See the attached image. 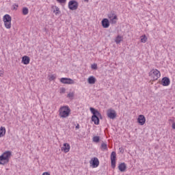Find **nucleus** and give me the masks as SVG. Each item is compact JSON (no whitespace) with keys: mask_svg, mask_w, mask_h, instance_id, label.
Returning <instances> with one entry per match:
<instances>
[{"mask_svg":"<svg viewBox=\"0 0 175 175\" xmlns=\"http://www.w3.org/2000/svg\"><path fill=\"white\" fill-rule=\"evenodd\" d=\"M90 110L92 114V121L95 124V125H99V118L102 120V114L99 113L98 109H95L94 107H90Z\"/></svg>","mask_w":175,"mask_h":175,"instance_id":"f257e3e1","label":"nucleus"},{"mask_svg":"<svg viewBox=\"0 0 175 175\" xmlns=\"http://www.w3.org/2000/svg\"><path fill=\"white\" fill-rule=\"evenodd\" d=\"M11 157L12 152L10 150H7L4 152L0 156V165H7V163H9Z\"/></svg>","mask_w":175,"mask_h":175,"instance_id":"f03ea898","label":"nucleus"},{"mask_svg":"<svg viewBox=\"0 0 175 175\" xmlns=\"http://www.w3.org/2000/svg\"><path fill=\"white\" fill-rule=\"evenodd\" d=\"M70 115V108L69 106H62L59 109V116L60 118H67Z\"/></svg>","mask_w":175,"mask_h":175,"instance_id":"7ed1b4c3","label":"nucleus"},{"mask_svg":"<svg viewBox=\"0 0 175 175\" xmlns=\"http://www.w3.org/2000/svg\"><path fill=\"white\" fill-rule=\"evenodd\" d=\"M3 21L5 28L10 29V28H12V16L7 14L3 16Z\"/></svg>","mask_w":175,"mask_h":175,"instance_id":"20e7f679","label":"nucleus"},{"mask_svg":"<svg viewBox=\"0 0 175 175\" xmlns=\"http://www.w3.org/2000/svg\"><path fill=\"white\" fill-rule=\"evenodd\" d=\"M149 76H153V80H158L161 77V72L157 69H152L149 72Z\"/></svg>","mask_w":175,"mask_h":175,"instance_id":"39448f33","label":"nucleus"},{"mask_svg":"<svg viewBox=\"0 0 175 175\" xmlns=\"http://www.w3.org/2000/svg\"><path fill=\"white\" fill-rule=\"evenodd\" d=\"M79 3L76 0H71L68 2V9L70 10H77Z\"/></svg>","mask_w":175,"mask_h":175,"instance_id":"423d86ee","label":"nucleus"},{"mask_svg":"<svg viewBox=\"0 0 175 175\" xmlns=\"http://www.w3.org/2000/svg\"><path fill=\"white\" fill-rule=\"evenodd\" d=\"M107 116L108 118L114 120L117 117V113L116 112V110L109 109L107 111Z\"/></svg>","mask_w":175,"mask_h":175,"instance_id":"0eeeda50","label":"nucleus"},{"mask_svg":"<svg viewBox=\"0 0 175 175\" xmlns=\"http://www.w3.org/2000/svg\"><path fill=\"white\" fill-rule=\"evenodd\" d=\"M117 158V154L113 151L111 153V166L112 169H116V159Z\"/></svg>","mask_w":175,"mask_h":175,"instance_id":"6e6552de","label":"nucleus"},{"mask_svg":"<svg viewBox=\"0 0 175 175\" xmlns=\"http://www.w3.org/2000/svg\"><path fill=\"white\" fill-rule=\"evenodd\" d=\"M60 82L63 84H75V81L70 78H61Z\"/></svg>","mask_w":175,"mask_h":175,"instance_id":"1a4fd4ad","label":"nucleus"},{"mask_svg":"<svg viewBox=\"0 0 175 175\" xmlns=\"http://www.w3.org/2000/svg\"><path fill=\"white\" fill-rule=\"evenodd\" d=\"M90 165L92 167H98L99 166V159L97 157H94L90 161Z\"/></svg>","mask_w":175,"mask_h":175,"instance_id":"9d476101","label":"nucleus"},{"mask_svg":"<svg viewBox=\"0 0 175 175\" xmlns=\"http://www.w3.org/2000/svg\"><path fill=\"white\" fill-rule=\"evenodd\" d=\"M161 84L163 87H167V85H170V79L167 77H164L161 79Z\"/></svg>","mask_w":175,"mask_h":175,"instance_id":"9b49d317","label":"nucleus"},{"mask_svg":"<svg viewBox=\"0 0 175 175\" xmlns=\"http://www.w3.org/2000/svg\"><path fill=\"white\" fill-rule=\"evenodd\" d=\"M101 25L103 28H109L110 27V21H109V19L105 18L101 21Z\"/></svg>","mask_w":175,"mask_h":175,"instance_id":"f8f14e48","label":"nucleus"},{"mask_svg":"<svg viewBox=\"0 0 175 175\" xmlns=\"http://www.w3.org/2000/svg\"><path fill=\"white\" fill-rule=\"evenodd\" d=\"M137 122L139 125H144L146 124V117L144 115H139L137 118Z\"/></svg>","mask_w":175,"mask_h":175,"instance_id":"ddd939ff","label":"nucleus"},{"mask_svg":"<svg viewBox=\"0 0 175 175\" xmlns=\"http://www.w3.org/2000/svg\"><path fill=\"white\" fill-rule=\"evenodd\" d=\"M69 150H70V145L68 143L64 144L63 147H62V151L69 152Z\"/></svg>","mask_w":175,"mask_h":175,"instance_id":"4468645a","label":"nucleus"},{"mask_svg":"<svg viewBox=\"0 0 175 175\" xmlns=\"http://www.w3.org/2000/svg\"><path fill=\"white\" fill-rule=\"evenodd\" d=\"M30 61H31V59L29 58V57L27 55H25L22 57V64H23L24 65H28Z\"/></svg>","mask_w":175,"mask_h":175,"instance_id":"2eb2a0df","label":"nucleus"},{"mask_svg":"<svg viewBox=\"0 0 175 175\" xmlns=\"http://www.w3.org/2000/svg\"><path fill=\"white\" fill-rule=\"evenodd\" d=\"M118 169L120 170V172H125V170H126V164H125V163H121L119 165H118Z\"/></svg>","mask_w":175,"mask_h":175,"instance_id":"dca6fc26","label":"nucleus"},{"mask_svg":"<svg viewBox=\"0 0 175 175\" xmlns=\"http://www.w3.org/2000/svg\"><path fill=\"white\" fill-rule=\"evenodd\" d=\"M88 82L89 84H95L96 83V79L94 76H91L88 79Z\"/></svg>","mask_w":175,"mask_h":175,"instance_id":"f3484780","label":"nucleus"},{"mask_svg":"<svg viewBox=\"0 0 175 175\" xmlns=\"http://www.w3.org/2000/svg\"><path fill=\"white\" fill-rule=\"evenodd\" d=\"M6 135V129L4 126L0 128V137H3Z\"/></svg>","mask_w":175,"mask_h":175,"instance_id":"a211bd4d","label":"nucleus"},{"mask_svg":"<svg viewBox=\"0 0 175 175\" xmlns=\"http://www.w3.org/2000/svg\"><path fill=\"white\" fill-rule=\"evenodd\" d=\"M100 150L102 151H107L108 148H107V144L103 142L101 144V146L100 147Z\"/></svg>","mask_w":175,"mask_h":175,"instance_id":"6ab92c4d","label":"nucleus"},{"mask_svg":"<svg viewBox=\"0 0 175 175\" xmlns=\"http://www.w3.org/2000/svg\"><path fill=\"white\" fill-rule=\"evenodd\" d=\"M110 23L111 24H117V20H118V18L117 17V15L113 16V18H110Z\"/></svg>","mask_w":175,"mask_h":175,"instance_id":"aec40b11","label":"nucleus"},{"mask_svg":"<svg viewBox=\"0 0 175 175\" xmlns=\"http://www.w3.org/2000/svg\"><path fill=\"white\" fill-rule=\"evenodd\" d=\"M122 40V37L120 35H118L115 39V42H116V44H120V43H121Z\"/></svg>","mask_w":175,"mask_h":175,"instance_id":"412c9836","label":"nucleus"},{"mask_svg":"<svg viewBox=\"0 0 175 175\" xmlns=\"http://www.w3.org/2000/svg\"><path fill=\"white\" fill-rule=\"evenodd\" d=\"M22 13H23V16H27V14H28V13H29V10H28V8L24 7L22 10Z\"/></svg>","mask_w":175,"mask_h":175,"instance_id":"4be33fe9","label":"nucleus"},{"mask_svg":"<svg viewBox=\"0 0 175 175\" xmlns=\"http://www.w3.org/2000/svg\"><path fill=\"white\" fill-rule=\"evenodd\" d=\"M54 8L55 10H53V13H55L56 15L59 14V13H61V11H59V8H58L57 6H55V7L53 6L52 9H54Z\"/></svg>","mask_w":175,"mask_h":175,"instance_id":"5701e85b","label":"nucleus"},{"mask_svg":"<svg viewBox=\"0 0 175 175\" xmlns=\"http://www.w3.org/2000/svg\"><path fill=\"white\" fill-rule=\"evenodd\" d=\"M108 18H113V17H114L116 15V12L114 11H111V12L109 14H108Z\"/></svg>","mask_w":175,"mask_h":175,"instance_id":"b1692460","label":"nucleus"},{"mask_svg":"<svg viewBox=\"0 0 175 175\" xmlns=\"http://www.w3.org/2000/svg\"><path fill=\"white\" fill-rule=\"evenodd\" d=\"M93 142L94 143H99L100 142V137L99 136H94L93 137Z\"/></svg>","mask_w":175,"mask_h":175,"instance_id":"393cba45","label":"nucleus"},{"mask_svg":"<svg viewBox=\"0 0 175 175\" xmlns=\"http://www.w3.org/2000/svg\"><path fill=\"white\" fill-rule=\"evenodd\" d=\"M67 98H69V99L72 100L73 98H75V93L74 92H70L67 95Z\"/></svg>","mask_w":175,"mask_h":175,"instance_id":"a878e982","label":"nucleus"},{"mask_svg":"<svg viewBox=\"0 0 175 175\" xmlns=\"http://www.w3.org/2000/svg\"><path fill=\"white\" fill-rule=\"evenodd\" d=\"M91 68L93 69V70H96V69H98V64H92Z\"/></svg>","mask_w":175,"mask_h":175,"instance_id":"bb28decb","label":"nucleus"},{"mask_svg":"<svg viewBox=\"0 0 175 175\" xmlns=\"http://www.w3.org/2000/svg\"><path fill=\"white\" fill-rule=\"evenodd\" d=\"M147 42V37L146 36H144L143 38L141 39L142 43H146Z\"/></svg>","mask_w":175,"mask_h":175,"instance_id":"cd10ccee","label":"nucleus"},{"mask_svg":"<svg viewBox=\"0 0 175 175\" xmlns=\"http://www.w3.org/2000/svg\"><path fill=\"white\" fill-rule=\"evenodd\" d=\"M55 79H57V77L54 75H51L49 77L50 81H53V80H55Z\"/></svg>","mask_w":175,"mask_h":175,"instance_id":"c85d7f7f","label":"nucleus"},{"mask_svg":"<svg viewBox=\"0 0 175 175\" xmlns=\"http://www.w3.org/2000/svg\"><path fill=\"white\" fill-rule=\"evenodd\" d=\"M66 89L65 88H60V94H65Z\"/></svg>","mask_w":175,"mask_h":175,"instance_id":"c756f323","label":"nucleus"},{"mask_svg":"<svg viewBox=\"0 0 175 175\" xmlns=\"http://www.w3.org/2000/svg\"><path fill=\"white\" fill-rule=\"evenodd\" d=\"M59 3H66V0H57Z\"/></svg>","mask_w":175,"mask_h":175,"instance_id":"7c9ffc66","label":"nucleus"},{"mask_svg":"<svg viewBox=\"0 0 175 175\" xmlns=\"http://www.w3.org/2000/svg\"><path fill=\"white\" fill-rule=\"evenodd\" d=\"M76 129H80V124H77V125L75 126Z\"/></svg>","mask_w":175,"mask_h":175,"instance_id":"2f4dec72","label":"nucleus"},{"mask_svg":"<svg viewBox=\"0 0 175 175\" xmlns=\"http://www.w3.org/2000/svg\"><path fill=\"white\" fill-rule=\"evenodd\" d=\"M42 175H50V173L49 172H44Z\"/></svg>","mask_w":175,"mask_h":175,"instance_id":"473e14b6","label":"nucleus"},{"mask_svg":"<svg viewBox=\"0 0 175 175\" xmlns=\"http://www.w3.org/2000/svg\"><path fill=\"white\" fill-rule=\"evenodd\" d=\"M13 10H17V8L16 7H14Z\"/></svg>","mask_w":175,"mask_h":175,"instance_id":"72a5a7b5","label":"nucleus"},{"mask_svg":"<svg viewBox=\"0 0 175 175\" xmlns=\"http://www.w3.org/2000/svg\"><path fill=\"white\" fill-rule=\"evenodd\" d=\"M14 6H16V8H18V5L17 4H14Z\"/></svg>","mask_w":175,"mask_h":175,"instance_id":"f704fd0d","label":"nucleus"},{"mask_svg":"<svg viewBox=\"0 0 175 175\" xmlns=\"http://www.w3.org/2000/svg\"><path fill=\"white\" fill-rule=\"evenodd\" d=\"M85 1V2H88V0H84Z\"/></svg>","mask_w":175,"mask_h":175,"instance_id":"c9c22d12","label":"nucleus"}]
</instances>
